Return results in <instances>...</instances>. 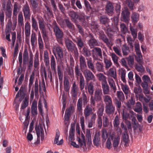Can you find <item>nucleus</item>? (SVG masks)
<instances>
[{
	"label": "nucleus",
	"instance_id": "nucleus-31",
	"mask_svg": "<svg viewBox=\"0 0 153 153\" xmlns=\"http://www.w3.org/2000/svg\"><path fill=\"white\" fill-rule=\"evenodd\" d=\"M30 5L33 10L34 13L36 12V9L38 6V0H29Z\"/></svg>",
	"mask_w": 153,
	"mask_h": 153
},
{
	"label": "nucleus",
	"instance_id": "nucleus-1",
	"mask_svg": "<svg viewBox=\"0 0 153 153\" xmlns=\"http://www.w3.org/2000/svg\"><path fill=\"white\" fill-rule=\"evenodd\" d=\"M53 24L55 25L53 27V29L56 40L59 44L62 45V39L64 35L63 32L60 29L59 27L57 25L55 21L53 22Z\"/></svg>",
	"mask_w": 153,
	"mask_h": 153
},
{
	"label": "nucleus",
	"instance_id": "nucleus-15",
	"mask_svg": "<svg viewBox=\"0 0 153 153\" xmlns=\"http://www.w3.org/2000/svg\"><path fill=\"white\" fill-rule=\"evenodd\" d=\"M93 110L92 108L89 105L86 106L84 110V114L85 119H87L91 114H93Z\"/></svg>",
	"mask_w": 153,
	"mask_h": 153
},
{
	"label": "nucleus",
	"instance_id": "nucleus-28",
	"mask_svg": "<svg viewBox=\"0 0 153 153\" xmlns=\"http://www.w3.org/2000/svg\"><path fill=\"white\" fill-rule=\"evenodd\" d=\"M45 7L46 8L43 12L45 15H46L49 17L53 16V13L51 8L47 5H45Z\"/></svg>",
	"mask_w": 153,
	"mask_h": 153
},
{
	"label": "nucleus",
	"instance_id": "nucleus-57",
	"mask_svg": "<svg viewBox=\"0 0 153 153\" xmlns=\"http://www.w3.org/2000/svg\"><path fill=\"white\" fill-rule=\"evenodd\" d=\"M79 84L80 89L82 91L85 86V80L84 77L79 78Z\"/></svg>",
	"mask_w": 153,
	"mask_h": 153
},
{
	"label": "nucleus",
	"instance_id": "nucleus-44",
	"mask_svg": "<svg viewBox=\"0 0 153 153\" xmlns=\"http://www.w3.org/2000/svg\"><path fill=\"white\" fill-rule=\"evenodd\" d=\"M95 68L97 71H102L103 70V65L102 62H97L95 63Z\"/></svg>",
	"mask_w": 153,
	"mask_h": 153
},
{
	"label": "nucleus",
	"instance_id": "nucleus-46",
	"mask_svg": "<svg viewBox=\"0 0 153 153\" xmlns=\"http://www.w3.org/2000/svg\"><path fill=\"white\" fill-rule=\"evenodd\" d=\"M87 89L88 92L91 95H93L94 92V86L92 82H90L88 85Z\"/></svg>",
	"mask_w": 153,
	"mask_h": 153
},
{
	"label": "nucleus",
	"instance_id": "nucleus-62",
	"mask_svg": "<svg viewBox=\"0 0 153 153\" xmlns=\"http://www.w3.org/2000/svg\"><path fill=\"white\" fill-rule=\"evenodd\" d=\"M117 98L120 100H123L125 99V97L122 91H117Z\"/></svg>",
	"mask_w": 153,
	"mask_h": 153
},
{
	"label": "nucleus",
	"instance_id": "nucleus-49",
	"mask_svg": "<svg viewBox=\"0 0 153 153\" xmlns=\"http://www.w3.org/2000/svg\"><path fill=\"white\" fill-rule=\"evenodd\" d=\"M122 51L123 55L126 56L130 51L129 47L126 45H123L122 47Z\"/></svg>",
	"mask_w": 153,
	"mask_h": 153
},
{
	"label": "nucleus",
	"instance_id": "nucleus-45",
	"mask_svg": "<svg viewBox=\"0 0 153 153\" xmlns=\"http://www.w3.org/2000/svg\"><path fill=\"white\" fill-rule=\"evenodd\" d=\"M31 113L33 115L37 114V103L33 102L31 107Z\"/></svg>",
	"mask_w": 153,
	"mask_h": 153
},
{
	"label": "nucleus",
	"instance_id": "nucleus-35",
	"mask_svg": "<svg viewBox=\"0 0 153 153\" xmlns=\"http://www.w3.org/2000/svg\"><path fill=\"white\" fill-rule=\"evenodd\" d=\"M31 20L32 28L35 31H37L38 29L37 21L33 16L31 17Z\"/></svg>",
	"mask_w": 153,
	"mask_h": 153
},
{
	"label": "nucleus",
	"instance_id": "nucleus-47",
	"mask_svg": "<svg viewBox=\"0 0 153 153\" xmlns=\"http://www.w3.org/2000/svg\"><path fill=\"white\" fill-rule=\"evenodd\" d=\"M111 56L114 64L117 67H118L120 65L118 62L119 57L114 53H111Z\"/></svg>",
	"mask_w": 153,
	"mask_h": 153
},
{
	"label": "nucleus",
	"instance_id": "nucleus-6",
	"mask_svg": "<svg viewBox=\"0 0 153 153\" xmlns=\"http://www.w3.org/2000/svg\"><path fill=\"white\" fill-rule=\"evenodd\" d=\"M22 10L23 13L25 20H29L30 18L31 13L30 7L27 2L23 6Z\"/></svg>",
	"mask_w": 153,
	"mask_h": 153
},
{
	"label": "nucleus",
	"instance_id": "nucleus-3",
	"mask_svg": "<svg viewBox=\"0 0 153 153\" xmlns=\"http://www.w3.org/2000/svg\"><path fill=\"white\" fill-rule=\"evenodd\" d=\"M92 56L94 60L102 59V50L98 47H95L92 50Z\"/></svg>",
	"mask_w": 153,
	"mask_h": 153
},
{
	"label": "nucleus",
	"instance_id": "nucleus-32",
	"mask_svg": "<svg viewBox=\"0 0 153 153\" xmlns=\"http://www.w3.org/2000/svg\"><path fill=\"white\" fill-rule=\"evenodd\" d=\"M75 76L77 79L83 77L78 65L75 66Z\"/></svg>",
	"mask_w": 153,
	"mask_h": 153
},
{
	"label": "nucleus",
	"instance_id": "nucleus-56",
	"mask_svg": "<svg viewBox=\"0 0 153 153\" xmlns=\"http://www.w3.org/2000/svg\"><path fill=\"white\" fill-rule=\"evenodd\" d=\"M34 73H33L30 76L28 86L29 90H30L33 84V81L34 78Z\"/></svg>",
	"mask_w": 153,
	"mask_h": 153
},
{
	"label": "nucleus",
	"instance_id": "nucleus-54",
	"mask_svg": "<svg viewBox=\"0 0 153 153\" xmlns=\"http://www.w3.org/2000/svg\"><path fill=\"white\" fill-rule=\"evenodd\" d=\"M98 77L100 81H102V83H106L107 81L105 76L102 73H100L98 74Z\"/></svg>",
	"mask_w": 153,
	"mask_h": 153
},
{
	"label": "nucleus",
	"instance_id": "nucleus-64",
	"mask_svg": "<svg viewBox=\"0 0 153 153\" xmlns=\"http://www.w3.org/2000/svg\"><path fill=\"white\" fill-rule=\"evenodd\" d=\"M36 37L35 33H32L31 36V45L33 47H34L35 45V42H36Z\"/></svg>",
	"mask_w": 153,
	"mask_h": 153
},
{
	"label": "nucleus",
	"instance_id": "nucleus-24",
	"mask_svg": "<svg viewBox=\"0 0 153 153\" xmlns=\"http://www.w3.org/2000/svg\"><path fill=\"white\" fill-rule=\"evenodd\" d=\"M146 96L147 98H146L143 95H139V100L142 102L143 103H144V102L146 103L149 102H150V101L151 100V97L149 95H146Z\"/></svg>",
	"mask_w": 153,
	"mask_h": 153
},
{
	"label": "nucleus",
	"instance_id": "nucleus-34",
	"mask_svg": "<svg viewBox=\"0 0 153 153\" xmlns=\"http://www.w3.org/2000/svg\"><path fill=\"white\" fill-rule=\"evenodd\" d=\"M64 89L65 91L68 92L70 89L69 82L68 79L66 77L64 78Z\"/></svg>",
	"mask_w": 153,
	"mask_h": 153
},
{
	"label": "nucleus",
	"instance_id": "nucleus-10",
	"mask_svg": "<svg viewBox=\"0 0 153 153\" xmlns=\"http://www.w3.org/2000/svg\"><path fill=\"white\" fill-rule=\"evenodd\" d=\"M73 40L74 42L76 43L79 51H81V49L85 46L84 42L80 36L76 37V39H74Z\"/></svg>",
	"mask_w": 153,
	"mask_h": 153
},
{
	"label": "nucleus",
	"instance_id": "nucleus-26",
	"mask_svg": "<svg viewBox=\"0 0 153 153\" xmlns=\"http://www.w3.org/2000/svg\"><path fill=\"white\" fill-rule=\"evenodd\" d=\"M44 61L46 67H49L50 61L49 54L47 51H44L43 55Z\"/></svg>",
	"mask_w": 153,
	"mask_h": 153
},
{
	"label": "nucleus",
	"instance_id": "nucleus-9",
	"mask_svg": "<svg viewBox=\"0 0 153 153\" xmlns=\"http://www.w3.org/2000/svg\"><path fill=\"white\" fill-rule=\"evenodd\" d=\"M134 112L132 111H129L128 112L126 109H123L122 114L123 118L124 120H126L128 119H131L133 116L134 115Z\"/></svg>",
	"mask_w": 153,
	"mask_h": 153
},
{
	"label": "nucleus",
	"instance_id": "nucleus-11",
	"mask_svg": "<svg viewBox=\"0 0 153 153\" xmlns=\"http://www.w3.org/2000/svg\"><path fill=\"white\" fill-rule=\"evenodd\" d=\"M110 137L112 142L113 146L114 149H116L118 147L120 141V138L114 134H112L110 135Z\"/></svg>",
	"mask_w": 153,
	"mask_h": 153
},
{
	"label": "nucleus",
	"instance_id": "nucleus-59",
	"mask_svg": "<svg viewBox=\"0 0 153 153\" xmlns=\"http://www.w3.org/2000/svg\"><path fill=\"white\" fill-rule=\"evenodd\" d=\"M91 28L95 30L96 32H98L100 33V31H101V30H99V26L97 23L95 22H92L91 24Z\"/></svg>",
	"mask_w": 153,
	"mask_h": 153
},
{
	"label": "nucleus",
	"instance_id": "nucleus-41",
	"mask_svg": "<svg viewBox=\"0 0 153 153\" xmlns=\"http://www.w3.org/2000/svg\"><path fill=\"white\" fill-rule=\"evenodd\" d=\"M143 63L137 64L135 65V68L138 71L143 72L145 71L144 68L142 65Z\"/></svg>",
	"mask_w": 153,
	"mask_h": 153
},
{
	"label": "nucleus",
	"instance_id": "nucleus-2",
	"mask_svg": "<svg viewBox=\"0 0 153 153\" xmlns=\"http://www.w3.org/2000/svg\"><path fill=\"white\" fill-rule=\"evenodd\" d=\"M35 128L37 135V140L34 143L38 144L40 142V136L42 140L44 139V131L43 128L41 126L36 125Z\"/></svg>",
	"mask_w": 153,
	"mask_h": 153
},
{
	"label": "nucleus",
	"instance_id": "nucleus-43",
	"mask_svg": "<svg viewBox=\"0 0 153 153\" xmlns=\"http://www.w3.org/2000/svg\"><path fill=\"white\" fill-rule=\"evenodd\" d=\"M130 29L133 39H135L137 36V28H134L133 27L131 26L130 27Z\"/></svg>",
	"mask_w": 153,
	"mask_h": 153
},
{
	"label": "nucleus",
	"instance_id": "nucleus-18",
	"mask_svg": "<svg viewBox=\"0 0 153 153\" xmlns=\"http://www.w3.org/2000/svg\"><path fill=\"white\" fill-rule=\"evenodd\" d=\"M79 51L82 54L87 58L91 55V51L87 47L85 46L81 49V51Z\"/></svg>",
	"mask_w": 153,
	"mask_h": 153
},
{
	"label": "nucleus",
	"instance_id": "nucleus-17",
	"mask_svg": "<svg viewBox=\"0 0 153 153\" xmlns=\"http://www.w3.org/2000/svg\"><path fill=\"white\" fill-rule=\"evenodd\" d=\"M102 92L101 89H97L94 92V97L97 100V102H100L102 100Z\"/></svg>",
	"mask_w": 153,
	"mask_h": 153
},
{
	"label": "nucleus",
	"instance_id": "nucleus-51",
	"mask_svg": "<svg viewBox=\"0 0 153 153\" xmlns=\"http://www.w3.org/2000/svg\"><path fill=\"white\" fill-rule=\"evenodd\" d=\"M102 119L103 127L106 128L109 125V119L107 116H103Z\"/></svg>",
	"mask_w": 153,
	"mask_h": 153
},
{
	"label": "nucleus",
	"instance_id": "nucleus-36",
	"mask_svg": "<svg viewBox=\"0 0 153 153\" xmlns=\"http://www.w3.org/2000/svg\"><path fill=\"white\" fill-rule=\"evenodd\" d=\"M100 21L102 24L105 25L108 24L109 19L106 16L103 15L100 17Z\"/></svg>",
	"mask_w": 153,
	"mask_h": 153
},
{
	"label": "nucleus",
	"instance_id": "nucleus-14",
	"mask_svg": "<svg viewBox=\"0 0 153 153\" xmlns=\"http://www.w3.org/2000/svg\"><path fill=\"white\" fill-rule=\"evenodd\" d=\"M78 91V86L76 84L75 82L72 84L71 90V96L74 98H76L77 96Z\"/></svg>",
	"mask_w": 153,
	"mask_h": 153
},
{
	"label": "nucleus",
	"instance_id": "nucleus-7",
	"mask_svg": "<svg viewBox=\"0 0 153 153\" xmlns=\"http://www.w3.org/2000/svg\"><path fill=\"white\" fill-rule=\"evenodd\" d=\"M53 52L56 59L57 56L60 59L63 57V50L62 48L59 45L54 46L53 48Z\"/></svg>",
	"mask_w": 153,
	"mask_h": 153
},
{
	"label": "nucleus",
	"instance_id": "nucleus-60",
	"mask_svg": "<svg viewBox=\"0 0 153 153\" xmlns=\"http://www.w3.org/2000/svg\"><path fill=\"white\" fill-rule=\"evenodd\" d=\"M128 63L130 67H132L134 64V58L133 56H129L127 58Z\"/></svg>",
	"mask_w": 153,
	"mask_h": 153
},
{
	"label": "nucleus",
	"instance_id": "nucleus-30",
	"mask_svg": "<svg viewBox=\"0 0 153 153\" xmlns=\"http://www.w3.org/2000/svg\"><path fill=\"white\" fill-rule=\"evenodd\" d=\"M57 70L59 79L60 85H62L63 74L62 72L61 67L60 65H58L57 66Z\"/></svg>",
	"mask_w": 153,
	"mask_h": 153
},
{
	"label": "nucleus",
	"instance_id": "nucleus-40",
	"mask_svg": "<svg viewBox=\"0 0 153 153\" xmlns=\"http://www.w3.org/2000/svg\"><path fill=\"white\" fill-rule=\"evenodd\" d=\"M134 110L137 113L142 114V106L141 103L139 102H137Z\"/></svg>",
	"mask_w": 153,
	"mask_h": 153
},
{
	"label": "nucleus",
	"instance_id": "nucleus-13",
	"mask_svg": "<svg viewBox=\"0 0 153 153\" xmlns=\"http://www.w3.org/2000/svg\"><path fill=\"white\" fill-rule=\"evenodd\" d=\"M100 37L102 41L105 43L109 47L111 45V41L109 40L104 34L102 31H100Z\"/></svg>",
	"mask_w": 153,
	"mask_h": 153
},
{
	"label": "nucleus",
	"instance_id": "nucleus-5",
	"mask_svg": "<svg viewBox=\"0 0 153 153\" xmlns=\"http://www.w3.org/2000/svg\"><path fill=\"white\" fill-rule=\"evenodd\" d=\"M65 44L69 52H74L75 53L76 52L78 53L77 48L72 41L68 39H66L65 41Z\"/></svg>",
	"mask_w": 153,
	"mask_h": 153
},
{
	"label": "nucleus",
	"instance_id": "nucleus-58",
	"mask_svg": "<svg viewBox=\"0 0 153 153\" xmlns=\"http://www.w3.org/2000/svg\"><path fill=\"white\" fill-rule=\"evenodd\" d=\"M104 62L105 64V68L107 70H108L112 65V63L110 60L104 59Z\"/></svg>",
	"mask_w": 153,
	"mask_h": 153
},
{
	"label": "nucleus",
	"instance_id": "nucleus-48",
	"mask_svg": "<svg viewBox=\"0 0 153 153\" xmlns=\"http://www.w3.org/2000/svg\"><path fill=\"white\" fill-rule=\"evenodd\" d=\"M135 56L136 61L138 63H143V56L141 52L136 53Z\"/></svg>",
	"mask_w": 153,
	"mask_h": 153
},
{
	"label": "nucleus",
	"instance_id": "nucleus-25",
	"mask_svg": "<svg viewBox=\"0 0 153 153\" xmlns=\"http://www.w3.org/2000/svg\"><path fill=\"white\" fill-rule=\"evenodd\" d=\"M30 25L29 22H26L25 25V36L29 37L30 35Z\"/></svg>",
	"mask_w": 153,
	"mask_h": 153
},
{
	"label": "nucleus",
	"instance_id": "nucleus-55",
	"mask_svg": "<svg viewBox=\"0 0 153 153\" xmlns=\"http://www.w3.org/2000/svg\"><path fill=\"white\" fill-rule=\"evenodd\" d=\"M135 39H132V38L130 36H128L127 38V41L129 45L130 46V48L133 49L134 46L133 43L134 42Z\"/></svg>",
	"mask_w": 153,
	"mask_h": 153
},
{
	"label": "nucleus",
	"instance_id": "nucleus-50",
	"mask_svg": "<svg viewBox=\"0 0 153 153\" xmlns=\"http://www.w3.org/2000/svg\"><path fill=\"white\" fill-rule=\"evenodd\" d=\"M120 28L121 32L123 34H125L127 32L128 28L125 24L121 23L120 24Z\"/></svg>",
	"mask_w": 153,
	"mask_h": 153
},
{
	"label": "nucleus",
	"instance_id": "nucleus-29",
	"mask_svg": "<svg viewBox=\"0 0 153 153\" xmlns=\"http://www.w3.org/2000/svg\"><path fill=\"white\" fill-rule=\"evenodd\" d=\"M86 59L87 61L88 68L92 71H93L95 69L92 58L91 57L86 58Z\"/></svg>",
	"mask_w": 153,
	"mask_h": 153
},
{
	"label": "nucleus",
	"instance_id": "nucleus-53",
	"mask_svg": "<svg viewBox=\"0 0 153 153\" xmlns=\"http://www.w3.org/2000/svg\"><path fill=\"white\" fill-rule=\"evenodd\" d=\"M108 82L111 88L113 90L114 92H115L117 88L114 80L112 79H109L108 80Z\"/></svg>",
	"mask_w": 153,
	"mask_h": 153
},
{
	"label": "nucleus",
	"instance_id": "nucleus-12",
	"mask_svg": "<svg viewBox=\"0 0 153 153\" xmlns=\"http://www.w3.org/2000/svg\"><path fill=\"white\" fill-rule=\"evenodd\" d=\"M89 36L90 39L88 42V44L91 48L99 45L98 41L94 38L93 35L90 34Z\"/></svg>",
	"mask_w": 153,
	"mask_h": 153
},
{
	"label": "nucleus",
	"instance_id": "nucleus-27",
	"mask_svg": "<svg viewBox=\"0 0 153 153\" xmlns=\"http://www.w3.org/2000/svg\"><path fill=\"white\" fill-rule=\"evenodd\" d=\"M139 15L135 12L133 13L131 15V19L133 24L134 25L139 20Z\"/></svg>",
	"mask_w": 153,
	"mask_h": 153
},
{
	"label": "nucleus",
	"instance_id": "nucleus-52",
	"mask_svg": "<svg viewBox=\"0 0 153 153\" xmlns=\"http://www.w3.org/2000/svg\"><path fill=\"white\" fill-rule=\"evenodd\" d=\"M29 101L27 98L25 97L24 100L23 101L21 104V109H25L28 105Z\"/></svg>",
	"mask_w": 153,
	"mask_h": 153
},
{
	"label": "nucleus",
	"instance_id": "nucleus-20",
	"mask_svg": "<svg viewBox=\"0 0 153 153\" xmlns=\"http://www.w3.org/2000/svg\"><path fill=\"white\" fill-rule=\"evenodd\" d=\"M80 65L81 70L87 68V65L85 57L81 55L79 57Z\"/></svg>",
	"mask_w": 153,
	"mask_h": 153
},
{
	"label": "nucleus",
	"instance_id": "nucleus-42",
	"mask_svg": "<svg viewBox=\"0 0 153 153\" xmlns=\"http://www.w3.org/2000/svg\"><path fill=\"white\" fill-rule=\"evenodd\" d=\"M96 117V113H94L92 115L91 120L88 122V127L89 128H91L92 127L93 124L95 123Z\"/></svg>",
	"mask_w": 153,
	"mask_h": 153
},
{
	"label": "nucleus",
	"instance_id": "nucleus-4",
	"mask_svg": "<svg viewBox=\"0 0 153 153\" xmlns=\"http://www.w3.org/2000/svg\"><path fill=\"white\" fill-rule=\"evenodd\" d=\"M89 18L90 16H86L84 13H80L78 14L76 19L81 22L84 27H87L88 26V19Z\"/></svg>",
	"mask_w": 153,
	"mask_h": 153
},
{
	"label": "nucleus",
	"instance_id": "nucleus-19",
	"mask_svg": "<svg viewBox=\"0 0 153 153\" xmlns=\"http://www.w3.org/2000/svg\"><path fill=\"white\" fill-rule=\"evenodd\" d=\"M105 108L106 113L108 114H113L115 110V108L113 106V104L106 105Z\"/></svg>",
	"mask_w": 153,
	"mask_h": 153
},
{
	"label": "nucleus",
	"instance_id": "nucleus-33",
	"mask_svg": "<svg viewBox=\"0 0 153 153\" xmlns=\"http://www.w3.org/2000/svg\"><path fill=\"white\" fill-rule=\"evenodd\" d=\"M67 27L70 30H73L74 29V26L71 22L68 19H65L63 20Z\"/></svg>",
	"mask_w": 153,
	"mask_h": 153
},
{
	"label": "nucleus",
	"instance_id": "nucleus-22",
	"mask_svg": "<svg viewBox=\"0 0 153 153\" xmlns=\"http://www.w3.org/2000/svg\"><path fill=\"white\" fill-rule=\"evenodd\" d=\"M37 19L38 21L39 27L41 30H46L45 22L44 19L42 17H38Z\"/></svg>",
	"mask_w": 153,
	"mask_h": 153
},
{
	"label": "nucleus",
	"instance_id": "nucleus-61",
	"mask_svg": "<svg viewBox=\"0 0 153 153\" xmlns=\"http://www.w3.org/2000/svg\"><path fill=\"white\" fill-rule=\"evenodd\" d=\"M38 41L39 48L42 49L43 47V43L39 32L38 34Z\"/></svg>",
	"mask_w": 153,
	"mask_h": 153
},
{
	"label": "nucleus",
	"instance_id": "nucleus-23",
	"mask_svg": "<svg viewBox=\"0 0 153 153\" xmlns=\"http://www.w3.org/2000/svg\"><path fill=\"white\" fill-rule=\"evenodd\" d=\"M50 65L52 70L56 72V63L55 57L53 55H51L50 58Z\"/></svg>",
	"mask_w": 153,
	"mask_h": 153
},
{
	"label": "nucleus",
	"instance_id": "nucleus-38",
	"mask_svg": "<svg viewBox=\"0 0 153 153\" xmlns=\"http://www.w3.org/2000/svg\"><path fill=\"white\" fill-rule=\"evenodd\" d=\"M18 24L20 27H24V18L22 13H19L18 15Z\"/></svg>",
	"mask_w": 153,
	"mask_h": 153
},
{
	"label": "nucleus",
	"instance_id": "nucleus-39",
	"mask_svg": "<svg viewBox=\"0 0 153 153\" xmlns=\"http://www.w3.org/2000/svg\"><path fill=\"white\" fill-rule=\"evenodd\" d=\"M102 85L104 94H108L109 88L107 82L106 83L104 82L103 83H102Z\"/></svg>",
	"mask_w": 153,
	"mask_h": 153
},
{
	"label": "nucleus",
	"instance_id": "nucleus-8",
	"mask_svg": "<svg viewBox=\"0 0 153 153\" xmlns=\"http://www.w3.org/2000/svg\"><path fill=\"white\" fill-rule=\"evenodd\" d=\"M87 82L93 79L95 76L89 70L86 68L82 70Z\"/></svg>",
	"mask_w": 153,
	"mask_h": 153
},
{
	"label": "nucleus",
	"instance_id": "nucleus-37",
	"mask_svg": "<svg viewBox=\"0 0 153 153\" xmlns=\"http://www.w3.org/2000/svg\"><path fill=\"white\" fill-rule=\"evenodd\" d=\"M103 100L105 105L113 104L111 98L108 95L105 96L103 98Z\"/></svg>",
	"mask_w": 153,
	"mask_h": 153
},
{
	"label": "nucleus",
	"instance_id": "nucleus-16",
	"mask_svg": "<svg viewBox=\"0 0 153 153\" xmlns=\"http://www.w3.org/2000/svg\"><path fill=\"white\" fill-rule=\"evenodd\" d=\"M129 14L130 13L127 9H125L123 10L121 14V18L123 21L126 22H128Z\"/></svg>",
	"mask_w": 153,
	"mask_h": 153
},
{
	"label": "nucleus",
	"instance_id": "nucleus-63",
	"mask_svg": "<svg viewBox=\"0 0 153 153\" xmlns=\"http://www.w3.org/2000/svg\"><path fill=\"white\" fill-rule=\"evenodd\" d=\"M77 109L79 111H80L82 108V99L81 98H79L78 101L77 105Z\"/></svg>",
	"mask_w": 153,
	"mask_h": 153
},
{
	"label": "nucleus",
	"instance_id": "nucleus-21",
	"mask_svg": "<svg viewBox=\"0 0 153 153\" xmlns=\"http://www.w3.org/2000/svg\"><path fill=\"white\" fill-rule=\"evenodd\" d=\"M105 8L106 11L108 15L111 14L113 13L114 8L111 2L110 1L108 2Z\"/></svg>",
	"mask_w": 153,
	"mask_h": 153
}]
</instances>
